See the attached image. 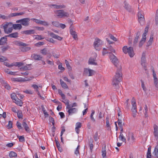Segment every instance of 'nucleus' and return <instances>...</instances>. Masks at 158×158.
Listing matches in <instances>:
<instances>
[{"mask_svg": "<svg viewBox=\"0 0 158 158\" xmlns=\"http://www.w3.org/2000/svg\"><path fill=\"white\" fill-rule=\"evenodd\" d=\"M71 34L72 35L73 38L75 40L77 39V35L75 31L72 29H70V30Z\"/></svg>", "mask_w": 158, "mask_h": 158, "instance_id": "5701e85b", "label": "nucleus"}, {"mask_svg": "<svg viewBox=\"0 0 158 158\" xmlns=\"http://www.w3.org/2000/svg\"><path fill=\"white\" fill-rule=\"evenodd\" d=\"M16 126H17L18 128L19 129H22L23 128L22 127L21 124L19 122H17L16 123Z\"/></svg>", "mask_w": 158, "mask_h": 158, "instance_id": "13d9d810", "label": "nucleus"}, {"mask_svg": "<svg viewBox=\"0 0 158 158\" xmlns=\"http://www.w3.org/2000/svg\"><path fill=\"white\" fill-rule=\"evenodd\" d=\"M156 23L157 24L158 23V9L156 11V14L155 17Z\"/></svg>", "mask_w": 158, "mask_h": 158, "instance_id": "6e6d98bb", "label": "nucleus"}, {"mask_svg": "<svg viewBox=\"0 0 158 158\" xmlns=\"http://www.w3.org/2000/svg\"><path fill=\"white\" fill-rule=\"evenodd\" d=\"M35 39H37L38 40H40L44 39V38L41 37V35H38L35 36Z\"/></svg>", "mask_w": 158, "mask_h": 158, "instance_id": "052dcab7", "label": "nucleus"}, {"mask_svg": "<svg viewBox=\"0 0 158 158\" xmlns=\"http://www.w3.org/2000/svg\"><path fill=\"white\" fill-rule=\"evenodd\" d=\"M6 60V58L0 55V62H3Z\"/></svg>", "mask_w": 158, "mask_h": 158, "instance_id": "a18cd8bd", "label": "nucleus"}, {"mask_svg": "<svg viewBox=\"0 0 158 158\" xmlns=\"http://www.w3.org/2000/svg\"><path fill=\"white\" fill-rule=\"evenodd\" d=\"M13 30V27H9V28L4 29V31L6 33L8 34L10 33H11L12 31Z\"/></svg>", "mask_w": 158, "mask_h": 158, "instance_id": "c85d7f7f", "label": "nucleus"}, {"mask_svg": "<svg viewBox=\"0 0 158 158\" xmlns=\"http://www.w3.org/2000/svg\"><path fill=\"white\" fill-rule=\"evenodd\" d=\"M52 24L53 26L56 27H59L60 23L58 21H52Z\"/></svg>", "mask_w": 158, "mask_h": 158, "instance_id": "ea45409f", "label": "nucleus"}, {"mask_svg": "<svg viewBox=\"0 0 158 158\" xmlns=\"http://www.w3.org/2000/svg\"><path fill=\"white\" fill-rule=\"evenodd\" d=\"M30 49V47L25 46L21 48V50L23 52H25L29 50Z\"/></svg>", "mask_w": 158, "mask_h": 158, "instance_id": "4c0bfd02", "label": "nucleus"}, {"mask_svg": "<svg viewBox=\"0 0 158 158\" xmlns=\"http://www.w3.org/2000/svg\"><path fill=\"white\" fill-rule=\"evenodd\" d=\"M129 135L131 136V139L130 140L132 142L134 141L135 139V138L133 134L132 133L129 132Z\"/></svg>", "mask_w": 158, "mask_h": 158, "instance_id": "09e8293b", "label": "nucleus"}, {"mask_svg": "<svg viewBox=\"0 0 158 158\" xmlns=\"http://www.w3.org/2000/svg\"><path fill=\"white\" fill-rule=\"evenodd\" d=\"M131 105L132 107L131 110L133 112L132 116L134 118H135L136 115L137 107L135 101L133 98L131 100Z\"/></svg>", "mask_w": 158, "mask_h": 158, "instance_id": "39448f33", "label": "nucleus"}, {"mask_svg": "<svg viewBox=\"0 0 158 158\" xmlns=\"http://www.w3.org/2000/svg\"><path fill=\"white\" fill-rule=\"evenodd\" d=\"M144 20L145 19L144 17L138 19V21L141 25H143L144 24Z\"/></svg>", "mask_w": 158, "mask_h": 158, "instance_id": "72a5a7b5", "label": "nucleus"}, {"mask_svg": "<svg viewBox=\"0 0 158 158\" xmlns=\"http://www.w3.org/2000/svg\"><path fill=\"white\" fill-rule=\"evenodd\" d=\"M30 19L28 18H25L17 20L16 21L17 23H21L23 25L27 26L29 24Z\"/></svg>", "mask_w": 158, "mask_h": 158, "instance_id": "0eeeda50", "label": "nucleus"}, {"mask_svg": "<svg viewBox=\"0 0 158 158\" xmlns=\"http://www.w3.org/2000/svg\"><path fill=\"white\" fill-rule=\"evenodd\" d=\"M48 33L50 36L54 39H56L59 40H61L62 39V37L55 34L53 32L48 31Z\"/></svg>", "mask_w": 158, "mask_h": 158, "instance_id": "9b49d317", "label": "nucleus"}, {"mask_svg": "<svg viewBox=\"0 0 158 158\" xmlns=\"http://www.w3.org/2000/svg\"><path fill=\"white\" fill-rule=\"evenodd\" d=\"M17 15V13H11L9 15H8V17L9 18H10L11 17H13L14 16H16Z\"/></svg>", "mask_w": 158, "mask_h": 158, "instance_id": "680f3d73", "label": "nucleus"}, {"mask_svg": "<svg viewBox=\"0 0 158 158\" xmlns=\"http://www.w3.org/2000/svg\"><path fill=\"white\" fill-rule=\"evenodd\" d=\"M22 125L24 127L25 131L27 132H29L30 131V129L26 122L24 120H23L22 123Z\"/></svg>", "mask_w": 158, "mask_h": 158, "instance_id": "6ab92c4d", "label": "nucleus"}, {"mask_svg": "<svg viewBox=\"0 0 158 158\" xmlns=\"http://www.w3.org/2000/svg\"><path fill=\"white\" fill-rule=\"evenodd\" d=\"M2 25L3 26L4 30L9 27H12V23H3Z\"/></svg>", "mask_w": 158, "mask_h": 158, "instance_id": "f3484780", "label": "nucleus"}, {"mask_svg": "<svg viewBox=\"0 0 158 158\" xmlns=\"http://www.w3.org/2000/svg\"><path fill=\"white\" fill-rule=\"evenodd\" d=\"M57 16L60 18L68 17L69 14L62 10H56L54 11Z\"/></svg>", "mask_w": 158, "mask_h": 158, "instance_id": "f03ea898", "label": "nucleus"}, {"mask_svg": "<svg viewBox=\"0 0 158 158\" xmlns=\"http://www.w3.org/2000/svg\"><path fill=\"white\" fill-rule=\"evenodd\" d=\"M33 78V77H31L30 78L27 79L21 77H19L18 78H11V80L12 81L14 82H19L30 81Z\"/></svg>", "mask_w": 158, "mask_h": 158, "instance_id": "423d86ee", "label": "nucleus"}, {"mask_svg": "<svg viewBox=\"0 0 158 158\" xmlns=\"http://www.w3.org/2000/svg\"><path fill=\"white\" fill-rule=\"evenodd\" d=\"M123 6L127 10H128L129 11H130V6L126 2H124Z\"/></svg>", "mask_w": 158, "mask_h": 158, "instance_id": "c756f323", "label": "nucleus"}, {"mask_svg": "<svg viewBox=\"0 0 158 158\" xmlns=\"http://www.w3.org/2000/svg\"><path fill=\"white\" fill-rule=\"evenodd\" d=\"M7 128L9 129H10L12 127V122L11 121H9L8 124L7 125Z\"/></svg>", "mask_w": 158, "mask_h": 158, "instance_id": "49530a36", "label": "nucleus"}, {"mask_svg": "<svg viewBox=\"0 0 158 158\" xmlns=\"http://www.w3.org/2000/svg\"><path fill=\"white\" fill-rule=\"evenodd\" d=\"M97 57L96 54H95L94 57H91L90 58L89 60V64L96 65L97 64L95 62L96 60V58Z\"/></svg>", "mask_w": 158, "mask_h": 158, "instance_id": "9d476101", "label": "nucleus"}, {"mask_svg": "<svg viewBox=\"0 0 158 158\" xmlns=\"http://www.w3.org/2000/svg\"><path fill=\"white\" fill-rule=\"evenodd\" d=\"M0 82L3 86L5 84H6V82L3 78H0Z\"/></svg>", "mask_w": 158, "mask_h": 158, "instance_id": "8fccbe9b", "label": "nucleus"}, {"mask_svg": "<svg viewBox=\"0 0 158 158\" xmlns=\"http://www.w3.org/2000/svg\"><path fill=\"white\" fill-rule=\"evenodd\" d=\"M94 71L92 70L88 69L87 68H85L84 69V74H87L89 73V76H92L94 74Z\"/></svg>", "mask_w": 158, "mask_h": 158, "instance_id": "ddd939ff", "label": "nucleus"}, {"mask_svg": "<svg viewBox=\"0 0 158 158\" xmlns=\"http://www.w3.org/2000/svg\"><path fill=\"white\" fill-rule=\"evenodd\" d=\"M58 93L62 97V99L64 100L65 99V95L63 93L62 91L60 89H59L58 90Z\"/></svg>", "mask_w": 158, "mask_h": 158, "instance_id": "c9c22d12", "label": "nucleus"}, {"mask_svg": "<svg viewBox=\"0 0 158 158\" xmlns=\"http://www.w3.org/2000/svg\"><path fill=\"white\" fill-rule=\"evenodd\" d=\"M79 146L78 145L77 148L75 150L74 153L77 156L78 155V154H79Z\"/></svg>", "mask_w": 158, "mask_h": 158, "instance_id": "5fc2aeb1", "label": "nucleus"}, {"mask_svg": "<svg viewBox=\"0 0 158 158\" xmlns=\"http://www.w3.org/2000/svg\"><path fill=\"white\" fill-rule=\"evenodd\" d=\"M17 115L18 117L19 118H23V114L21 110H18L17 112Z\"/></svg>", "mask_w": 158, "mask_h": 158, "instance_id": "e433bc0d", "label": "nucleus"}, {"mask_svg": "<svg viewBox=\"0 0 158 158\" xmlns=\"http://www.w3.org/2000/svg\"><path fill=\"white\" fill-rule=\"evenodd\" d=\"M41 53L43 55H46L47 53V51L45 49H44L41 51Z\"/></svg>", "mask_w": 158, "mask_h": 158, "instance_id": "e2e57ef3", "label": "nucleus"}, {"mask_svg": "<svg viewBox=\"0 0 158 158\" xmlns=\"http://www.w3.org/2000/svg\"><path fill=\"white\" fill-rule=\"evenodd\" d=\"M43 84H40L38 85H37L35 84H33L31 86L34 88V89L35 90L37 93V94H40V92L38 90L39 88H41L42 87Z\"/></svg>", "mask_w": 158, "mask_h": 158, "instance_id": "f8f14e48", "label": "nucleus"}, {"mask_svg": "<svg viewBox=\"0 0 158 158\" xmlns=\"http://www.w3.org/2000/svg\"><path fill=\"white\" fill-rule=\"evenodd\" d=\"M146 58L144 57H141V64L144 67L145 70H147L146 64H145Z\"/></svg>", "mask_w": 158, "mask_h": 158, "instance_id": "412c9836", "label": "nucleus"}, {"mask_svg": "<svg viewBox=\"0 0 158 158\" xmlns=\"http://www.w3.org/2000/svg\"><path fill=\"white\" fill-rule=\"evenodd\" d=\"M147 34L145 33H143L142 35V38L141 40L145 41L146 39V35Z\"/></svg>", "mask_w": 158, "mask_h": 158, "instance_id": "0e129e2a", "label": "nucleus"}, {"mask_svg": "<svg viewBox=\"0 0 158 158\" xmlns=\"http://www.w3.org/2000/svg\"><path fill=\"white\" fill-rule=\"evenodd\" d=\"M18 32H15L14 33H12L8 35H7L6 36L9 37L11 38H16L18 36Z\"/></svg>", "mask_w": 158, "mask_h": 158, "instance_id": "cd10ccee", "label": "nucleus"}, {"mask_svg": "<svg viewBox=\"0 0 158 158\" xmlns=\"http://www.w3.org/2000/svg\"><path fill=\"white\" fill-rule=\"evenodd\" d=\"M65 63L66 64V67L69 70L71 69V67L70 65L69 62L66 60H65Z\"/></svg>", "mask_w": 158, "mask_h": 158, "instance_id": "79ce46f5", "label": "nucleus"}, {"mask_svg": "<svg viewBox=\"0 0 158 158\" xmlns=\"http://www.w3.org/2000/svg\"><path fill=\"white\" fill-rule=\"evenodd\" d=\"M40 24L44 26H48L49 25V23L46 21L41 20Z\"/></svg>", "mask_w": 158, "mask_h": 158, "instance_id": "864d4df0", "label": "nucleus"}, {"mask_svg": "<svg viewBox=\"0 0 158 158\" xmlns=\"http://www.w3.org/2000/svg\"><path fill=\"white\" fill-rule=\"evenodd\" d=\"M35 22L37 23H39L40 24L41 20L40 19H32Z\"/></svg>", "mask_w": 158, "mask_h": 158, "instance_id": "bf43d9fd", "label": "nucleus"}, {"mask_svg": "<svg viewBox=\"0 0 158 158\" xmlns=\"http://www.w3.org/2000/svg\"><path fill=\"white\" fill-rule=\"evenodd\" d=\"M52 6L54 7L56 9H62L64 8L65 6L63 4L62 5H56V4H52Z\"/></svg>", "mask_w": 158, "mask_h": 158, "instance_id": "4be33fe9", "label": "nucleus"}, {"mask_svg": "<svg viewBox=\"0 0 158 158\" xmlns=\"http://www.w3.org/2000/svg\"><path fill=\"white\" fill-rule=\"evenodd\" d=\"M31 57L33 59L35 60H40L42 58V57L40 55L35 54H32Z\"/></svg>", "mask_w": 158, "mask_h": 158, "instance_id": "4468645a", "label": "nucleus"}, {"mask_svg": "<svg viewBox=\"0 0 158 158\" xmlns=\"http://www.w3.org/2000/svg\"><path fill=\"white\" fill-rule=\"evenodd\" d=\"M24 64L23 63L20 62H17L13 63V66L20 67Z\"/></svg>", "mask_w": 158, "mask_h": 158, "instance_id": "f704fd0d", "label": "nucleus"}, {"mask_svg": "<svg viewBox=\"0 0 158 158\" xmlns=\"http://www.w3.org/2000/svg\"><path fill=\"white\" fill-rule=\"evenodd\" d=\"M8 48H9V47L8 46L6 47L3 46L2 47V50L3 52H4L6 51Z\"/></svg>", "mask_w": 158, "mask_h": 158, "instance_id": "338daca9", "label": "nucleus"}, {"mask_svg": "<svg viewBox=\"0 0 158 158\" xmlns=\"http://www.w3.org/2000/svg\"><path fill=\"white\" fill-rule=\"evenodd\" d=\"M106 126L107 127H110V125L109 124V118L107 117L106 118Z\"/></svg>", "mask_w": 158, "mask_h": 158, "instance_id": "4d7b16f0", "label": "nucleus"}, {"mask_svg": "<svg viewBox=\"0 0 158 158\" xmlns=\"http://www.w3.org/2000/svg\"><path fill=\"white\" fill-rule=\"evenodd\" d=\"M17 95H18V96L20 95L19 94H17V95L15 94V93H13L11 94V98L14 100H15V99H16L15 98L16 97H18V96H17Z\"/></svg>", "mask_w": 158, "mask_h": 158, "instance_id": "37998d69", "label": "nucleus"}, {"mask_svg": "<svg viewBox=\"0 0 158 158\" xmlns=\"http://www.w3.org/2000/svg\"><path fill=\"white\" fill-rule=\"evenodd\" d=\"M12 27L15 29L20 30L22 28V26L19 24H12Z\"/></svg>", "mask_w": 158, "mask_h": 158, "instance_id": "aec40b11", "label": "nucleus"}, {"mask_svg": "<svg viewBox=\"0 0 158 158\" xmlns=\"http://www.w3.org/2000/svg\"><path fill=\"white\" fill-rule=\"evenodd\" d=\"M81 124L80 122H77L76 124V127L75 130L77 134H79L80 131L79 128L81 127Z\"/></svg>", "mask_w": 158, "mask_h": 158, "instance_id": "dca6fc26", "label": "nucleus"}, {"mask_svg": "<svg viewBox=\"0 0 158 158\" xmlns=\"http://www.w3.org/2000/svg\"><path fill=\"white\" fill-rule=\"evenodd\" d=\"M110 58L113 64L117 67L118 60L116 57L112 53H110Z\"/></svg>", "mask_w": 158, "mask_h": 158, "instance_id": "6e6552de", "label": "nucleus"}, {"mask_svg": "<svg viewBox=\"0 0 158 158\" xmlns=\"http://www.w3.org/2000/svg\"><path fill=\"white\" fill-rule=\"evenodd\" d=\"M123 51L125 54L128 53L131 57H133L135 55L133 48L132 47L128 48L127 46H124L123 48Z\"/></svg>", "mask_w": 158, "mask_h": 158, "instance_id": "7ed1b4c3", "label": "nucleus"}, {"mask_svg": "<svg viewBox=\"0 0 158 158\" xmlns=\"http://www.w3.org/2000/svg\"><path fill=\"white\" fill-rule=\"evenodd\" d=\"M103 44L102 40L98 38H96L94 43V47L96 50L99 51L101 49L102 45Z\"/></svg>", "mask_w": 158, "mask_h": 158, "instance_id": "20e7f679", "label": "nucleus"}, {"mask_svg": "<svg viewBox=\"0 0 158 158\" xmlns=\"http://www.w3.org/2000/svg\"><path fill=\"white\" fill-rule=\"evenodd\" d=\"M3 86L5 88L8 90H9L10 89V86L8 84H7V82L6 83V84H5Z\"/></svg>", "mask_w": 158, "mask_h": 158, "instance_id": "774afa93", "label": "nucleus"}, {"mask_svg": "<svg viewBox=\"0 0 158 158\" xmlns=\"http://www.w3.org/2000/svg\"><path fill=\"white\" fill-rule=\"evenodd\" d=\"M46 40L47 41L52 43H54L55 42V41L54 40H53V39L51 38H46Z\"/></svg>", "mask_w": 158, "mask_h": 158, "instance_id": "3c124183", "label": "nucleus"}, {"mask_svg": "<svg viewBox=\"0 0 158 158\" xmlns=\"http://www.w3.org/2000/svg\"><path fill=\"white\" fill-rule=\"evenodd\" d=\"M119 139L121 140L123 142H125L126 141V139L124 136H123L122 133H120V134L119 136Z\"/></svg>", "mask_w": 158, "mask_h": 158, "instance_id": "2f4dec72", "label": "nucleus"}, {"mask_svg": "<svg viewBox=\"0 0 158 158\" xmlns=\"http://www.w3.org/2000/svg\"><path fill=\"white\" fill-rule=\"evenodd\" d=\"M154 155L157 157L158 156V145H156L155 147L154 152H153Z\"/></svg>", "mask_w": 158, "mask_h": 158, "instance_id": "7c9ffc66", "label": "nucleus"}, {"mask_svg": "<svg viewBox=\"0 0 158 158\" xmlns=\"http://www.w3.org/2000/svg\"><path fill=\"white\" fill-rule=\"evenodd\" d=\"M99 135H98V133L97 131L94 134V140L95 141H97L99 139Z\"/></svg>", "mask_w": 158, "mask_h": 158, "instance_id": "473e14b6", "label": "nucleus"}, {"mask_svg": "<svg viewBox=\"0 0 158 158\" xmlns=\"http://www.w3.org/2000/svg\"><path fill=\"white\" fill-rule=\"evenodd\" d=\"M35 32V31L34 30H30L22 31L21 33L26 35H30L31 34H33Z\"/></svg>", "mask_w": 158, "mask_h": 158, "instance_id": "2eb2a0df", "label": "nucleus"}, {"mask_svg": "<svg viewBox=\"0 0 158 158\" xmlns=\"http://www.w3.org/2000/svg\"><path fill=\"white\" fill-rule=\"evenodd\" d=\"M122 68L121 66H119L117 69L115 74L113 78L112 84L113 87L115 88L119 87V84L121 81L122 79V73L121 72Z\"/></svg>", "mask_w": 158, "mask_h": 158, "instance_id": "f257e3e1", "label": "nucleus"}, {"mask_svg": "<svg viewBox=\"0 0 158 158\" xmlns=\"http://www.w3.org/2000/svg\"><path fill=\"white\" fill-rule=\"evenodd\" d=\"M17 156V154L14 152H10L9 154V156L10 157H15Z\"/></svg>", "mask_w": 158, "mask_h": 158, "instance_id": "de8ad7c7", "label": "nucleus"}, {"mask_svg": "<svg viewBox=\"0 0 158 158\" xmlns=\"http://www.w3.org/2000/svg\"><path fill=\"white\" fill-rule=\"evenodd\" d=\"M129 99H127L125 103V107L127 109H129L130 107V104L128 103Z\"/></svg>", "mask_w": 158, "mask_h": 158, "instance_id": "a19ab883", "label": "nucleus"}, {"mask_svg": "<svg viewBox=\"0 0 158 158\" xmlns=\"http://www.w3.org/2000/svg\"><path fill=\"white\" fill-rule=\"evenodd\" d=\"M152 70L153 73V77L154 84L155 87L157 88H158V79L156 77V73L155 72L153 68L152 69Z\"/></svg>", "mask_w": 158, "mask_h": 158, "instance_id": "1a4fd4ad", "label": "nucleus"}, {"mask_svg": "<svg viewBox=\"0 0 158 158\" xmlns=\"http://www.w3.org/2000/svg\"><path fill=\"white\" fill-rule=\"evenodd\" d=\"M17 137L19 139V142H25V139L23 135L18 136Z\"/></svg>", "mask_w": 158, "mask_h": 158, "instance_id": "58836bf2", "label": "nucleus"}, {"mask_svg": "<svg viewBox=\"0 0 158 158\" xmlns=\"http://www.w3.org/2000/svg\"><path fill=\"white\" fill-rule=\"evenodd\" d=\"M141 86H142V88L143 90L144 91H146V89L145 87V85H144V83L143 82V81H141Z\"/></svg>", "mask_w": 158, "mask_h": 158, "instance_id": "69168bd1", "label": "nucleus"}, {"mask_svg": "<svg viewBox=\"0 0 158 158\" xmlns=\"http://www.w3.org/2000/svg\"><path fill=\"white\" fill-rule=\"evenodd\" d=\"M4 64L5 65L7 66L9 68H11L13 66V63H12L11 64H10L8 62H5L4 63Z\"/></svg>", "mask_w": 158, "mask_h": 158, "instance_id": "c03bdc74", "label": "nucleus"}, {"mask_svg": "<svg viewBox=\"0 0 158 158\" xmlns=\"http://www.w3.org/2000/svg\"><path fill=\"white\" fill-rule=\"evenodd\" d=\"M102 156L103 158H105L106 156V146L104 148H102Z\"/></svg>", "mask_w": 158, "mask_h": 158, "instance_id": "bb28decb", "label": "nucleus"}, {"mask_svg": "<svg viewBox=\"0 0 158 158\" xmlns=\"http://www.w3.org/2000/svg\"><path fill=\"white\" fill-rule=\"evenodd\" d=\"M77 111V108H72L71 109H68L67 112L69 113V115L71 114L76 113Z\"/></svg>", "mask_w": 158, "mask_h": 158, "instance_id": "a211bd4d", "label": "nucleus"}, {"mask_svg": "<svg viewBox=\"0 0 158 158\" xmlns=\"http://www.w3.org/2000/svg\"><path fill=\"white\" fill-rule=\"evenodd\" d=\"M6 37H3L1 38L0 40V45H3L5 44L6 42L7 41V38H6Z\"/></svg>", "mask_w": 158, "mask_h": 158, "instance_id": "393cba45", "label": "nucleus"}, {"mask_svg": "<svg viewBox=\"0 0 158 158\" xmlns=\"http://www.w3.org/2000/svg\"><path fill=\"white\" fill-rule=\"evenodd\" d=\"M143 12L142 11H139L138 13V18H141L142 17H144L143 15H142Z\"/></svg>", "mask_w": 158, "mask_h": 158, "instance_id": "603ef678", "label": "nucleus"}, {"mask_svg": "<svg viewBox=\"0 0 158 158\" xmlns=\"http://www.w3.org/2000/svg\"><path fill=\"white\" fill-rule=\"evenodd\" d=\"M60 84L63 88L64 89H68V87L66 84L64 82L62 79L60 80Z\"/></svg>", "mask_w": 158, "mask_h": 158, "instance_id": "a878e982", "label": "nucleus"}, {"mask_svg": "<svg viewBox=\"0 0 158 158\" xmlns=\"http://www.w3.org/2000/svg\"><path fill=\"white\" fill-rule=\"evenodd\" d=\"M14 102L17 105L21 106L23 104V103L22 101L18 98L17 99H15L14 101Z\"/></svg>", "mask_w": 158, "mask_h": 158, "instance_id": "b1692460", "label": "nucleus"}]
</instances>
